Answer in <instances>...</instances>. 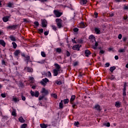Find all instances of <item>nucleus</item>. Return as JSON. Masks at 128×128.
<instances>
[{
  "instance_id": "64",
  "label": "nucleus",
  "mask_w": 128,
  "mask_h": 128,
  "mask_svg": "<svg viewBox=\"0 0 128 128\" xmlns=\"http://www.w3.org/2000/svg\"><path fill=\"white\" fill-rule=\"evenodd\" d=\"M114 58H115V60H118V56H114Z\"/></svg>"
},
{
  "instance_id": "5",
  "label": "nucleus",
  "mask_w": 128,
  "mask_h": 128,
  "mask_svg": "<svg viewBox=\"0 0 128 128\" xmlns=\"http://www.w3.org/2000/svg\"><path fill=\"white\" fill-rule=\"evenodd\" d=\"M16 28H18V25L15 24V25L9 26H7L6 28H7V30H16Z\"/></svg>"
},
{
  "instance_id": "29",
  "label": "nucleus",
  "mask_w": 128,
  "mask_h": 128,
  "mask_svg": "<svg viewBox=\"0 0 128 128\" xmlns=\"http://www.w3.org/2000/svg\"><path fill=\"white\" fill-rule=\"evenodd\" d=\"M12 100H14V102H20V99L18 98H16V97H14L12 98Z\"/></svg>"
},
{
  "instance_id": "1",
  "label": "nucleus",
  "mask_w": 128,
  "mask_h": 128,
  "mask_svg": "<svg viewBox=\"0 0 128 128\" xmlns=\"http://www.w3.org/2000/svg\"><path fill=\"white\" fill-rule=\"evenodd\" d=\"M89 40H91L90 42H95V44L94 45L92 46V48L94 50H96L98 46V42H96V38H94V36L91 35L89 36Z\"/></svg>"
},
{
  "instance_id": "42",
  "label": "nucleus",
  "mask_w": 128,
  "mask_h": 128,
  "mask_svg": "<svg viewBox=\"0 0 128 128\" xmlns=\"http://www.w3.org/2000/svg\"><path fill=\"white\" fill-rule=\"evenodd\" d=\"M56 84H58V86H60V84H62V82L59 80H56Z\"/></svg>"
},
{
  "instance_id": "53",
  "label": "nucleus",
  "mask_w": 128,
  "mask_h": 128,
  "mask_svg": "<svg viewBox=\"0 0 128 128\" xmlns=\"http://www.w3.org/2000/svg\"><path fill=\"white\" fill-rule=\"evenodd\" d=\"M1 96L2 98H6V93L2 94H1Z\"/></svg>"
},
{
  "instance_id": "57",
  "label": "nucleus",
  "mask_w": 128,
  "mask_h": 128,
  "mask_svg": "<svg viewBox=\"0 0 128 128\" xmlns=\"http://www.w3.org/2000/svg\"><path fill=\"white\" fill-rule=\"evenodd\" d=\"M110 66V63H106L105 64V68H108Z\"/></svg>"
},
{
  "instance_id": "36",
  "label": "nucleus",
  "mask_w": 128,
  "mask_h": 128,
  "mask_svg": "<svg viewBox=\"0 0 128 128\" xmlns=\"http://www.w3.org/2000/svg\"><path fill=\"white\" fill-rule=\"evenodd\" d=\"M51 96L52 98H58V95H56V94H51Z\"/></svg>"
},
{
  "instance_id": "54",
  "label": "nucleus",
  "mask_w": 128,
  "mask_h": 128,
  "mask_svg": "<svg viewBox=\"0 0 128 128\" xmlns=\"http://www.w3.org/2000/svg\"><path fill=\"white\" fill-rule=\"evenodd\" d=\"M47 74L48 76H52V73L50 72H48Z\"/></svg>"
},
{
  "instance_id": "20",
  "label": "nucleus",
  "mask_w": 128,
  "mask_h": 128,
  "mask_svg": "<svg viewBox=\"0 0 128 128\" xmlns=\"http://www.w3.org/2000/svg\"><path fill=\"white\" fill-rule=\"evenodd\" d=\"M94 30L96 34H100V30L98 28H95Z\"/></svg>"
},
{
  "instance_id": "28",
  "label": "nucleus",
  "mask_w": 128,
  "mask_h": 128,
  "mask_svg": "<svg viewBox=\"0 0 128 128\" xmlns=\"http://www.w3.org/2000/svg\"><path fill=\"white\" fill-rule=\"evenodd\" d=\"M103 126H106L107 128H110V122L104 123Z\"/></svg>"
},
{
  "instance_id": "16",
  "label": "nucleus",
  "mask_w": 128,
  "mask_h": 128,
  "mask_svg": "<svg viewBox=\"0 0 128 128\" xmlns=\"http://www.w3.org/2000/svg\"><path fill=\"white\" fill-rule=\"evenodd\" d=\"M78 27L80 28H86V25H84V22H81L78 24Z\"/></svg>"
},
{
  "instance_id": "52",
  "label": "nucleus",
  "mask_w": 128,
  "mask_h": 128,
  "mask_svg": "<svg viewBox=\"0 0 128 128\" xmlns=\"http://www.w3.org/2000/svg\"><path fill=\"white\" fill-rule=\"evenodd\" d=\"M122 34H120L118 36V38L119 40H122Z\"/></svg>"
},
{
  "instance_id": "24",
  "label": "nucleus",
  "mask_w": 128,
  "mask_h": 128,
  "mask_svg": "<svg viewBox=\"0 0 128 128\" xmlns=\"http://www.w3.org/2000/svg\"><path fill=\"white\" fill-rule=\"evenodd\" d=\"M7 6L8 8H14L13 3H12L10 2L8 4Z\"/></svg>"
},
{
  "instance_id": "4",
  "label": "nucleus",
  "mask_w": 128,
  "mask_h": 128,
  "mask_svg": "<svg viewBox=\"0 0 128 128\" xmlns=\"http://www.w3.org/2000/svg\"><path fill=\"white\" fill-rule=\"evenodd\" d=\"M30 92L32 96H36V98H38V96H40V92L38 90H36L35 92L31 90Z\"/></svg>"
},
{
  "instance_id": "39",
  "label": "nucleus",
  "mask_w": 128,
  "mask_h": 128,
  "mask_svg": "<svg viewBox=\"0 0 128 128\" xmlns=\"http://www.w3.org/2000/svg\"><path fill=\"white\" fill-rule=\"evenodd\" d=\"M38 64H42L46 62V60H42L41 61L38 62Z\"/></svg>"
},
{
  "instance_id": "21",
  "label": "nucleus",
  "mask_w": 128,
  "mask_h": 128,
  "mask_svg": "<svg viewBox=\"0 0 128 128\" xmlns=\"http://www.w3.org/2000/svg\"><path fill=\"white\" fill-rule=\"evenodd\" d=\"M9 38L10 40H12V42H16V37L14 36H10Z\"/></svg>"
},
{
  "instance_id": "25",
  "label": "nucleus",
  "mask_w": 128,
  "mask_h": 128,
  "mask_svg": "<svg viewBox=\"0 0 128 128\" xmlns=\"http://www.w3.org/2000/svg\"><path fill=\"white\" fill-rule=\"evenodd\" d=\"M88 2V0H80L81 4H86Z\"/></svg>"
},
{
  "instance_id": "63",
  "label": "nucleus",
  "mask_w": 128,
  "mask_h": 128,
  "mask_svg": "<svg viewBox=\"0 0 128 128\" xmlns=\"http://www.w3.org/2000/svg\"><path fill=\"white\" fill-rule=\"evenodd\" d=\"M2 64H6V61H4V60H2Z\"/></svg>"
},
{
  "instance_id": "48",
  "label": "nucleus",
  "mask_w": 128,
  "mask_h": 128,
  "mask_svg": "<svg viewBox=\"0 0 128 128\" xmlns=\"http://www.w3.org/2000/svg\"><path fill=\"white\" fill-rule=\"evenodd\" d=\"M34 24H35V26H40V24L38 23V22H34Z\"/></svg>"
},
{
  "instance_id": "9",
  "label": "nucleus",
  "mask_w": 128,
  "mask_h": 128,
  "mask_svg": "<svg viewBox=\"0 0 128 128\" xmlns=\"http://www.w3.org/2000/svg\"><path fill=\"white\" fill-rule=\"evenodd\" d=\"M72 48L74 50H80V45L76 44V45L74 46Z\"/></svg>"
},
{
  "instance_id": "11",
  "label": "nucleus",
  "mask_w": 128,
  "mask_h": 128,
  "mask_svg": "<svg viewBox=\"0 0 128 128\" xmlns=\"http://www.w3.org/2000/svg\"><path fill=\"white\" fill-rule=\"evenodd\" d=\"M84 54L86 56L88 57L92 53L90 52V50H85Z\"/></svg>"
},
{
  "instance_id": "62",
  "label": "nucleus",
  "mask_w": 128,
  "mask_h": 128,
  "mask_svg": "<svg viewBox=\"0 0 128 128\" xmlns=\"http://www.w3.org/2000/svg\"><path fill=\"white\" fill-rule=\"evenodd\" d=\"M100 54H104V50H100Z\"/></svg>"
},
{
  "instance_id": "10",
  "label": "nucleus",
  "mask_w": 128,
  "mask_h": 128,
  "mask_svg": "<svg viewBox=\"0 0 128 128\" xmlns=\"http://www.w3.org/2000/svg\"><path fill=\"white\" fill-rule=\"evenodd\" d=\"M8 20H10V16H4L2 18V20L4 22H8Z\"/></svg>"
},
{
  "instance_id": "2",
  "label": "nucleus",
  "mask_w": 128,
  "mask_h": 128,
  "mask_svg": "<svg viewBox=\"0 0 128 128\" xmlns=\"http://www.w3.org/2000/svg\"><path fill=\"white\" fill-rule=\"evenodd\" d=\"M56 22L58 28H62L64 27V26H62V19L56 18Z\"/></svg>"
},
{
  "instance_id": "51",
  "label": "nucleus",
  "mask_w": 128,
  "mask_h": 128,
  "mask_svg": "<svg viewBox=\"0 0 128 128\" xmlns=\"http://www.w3.org/2000/svg\"><path fill=\"white\" fill-rule=\"evenodd\" d=\"M73 30L74 32H78V28H74Z\"/></svg>"
},
{
  "instance_id": "13",
  "label": "nucleus",
  "mask_w": 128,
  "mask_h": 128,
  "mask_svg": "<svg viewBox=\"0 0 128 128\" xmlns=\"http://www.w3.org/2000/svg\"><path fill=\"white\" fill-rule=\"evenodd\" d=\"M120 106H122V102L118 101L116 102L115 106L116 108H120Z\"/></svg>"
},
{
  "instance_id": "49",
  "label": "nucleus",
  "mask_w": 128,
  "mask_h": 128,
  "mask_svg": "<svg viewBox=\"0 0 128 128\" xmlns=\"http://www.w3.org/2000/svg\"><path fill=\"white\" fill-rule=\"evenodd\" d=\"M74 126H78V124H80V122H76L74 123Z\"/></svg>"
},
{
  "instance_id": "6",
  "label": "nucleus",
  "mask_w": 128,
  "mask_h": 128,
  "mask_svg": "<svg viewBox=\"0 0 128 128\" xmlns=\"http://www.w3.org/2000/svg\"><path fill=\"white\" fill-rule=\"evenodd\" d=\"M42 28H46V26H48V22H46V20H42Z\"/></svg>"
},
{
  "instance_id": "30",
  "label": "nucleus",
  "mask_w": 128,
  "mask_h": 128,
  "mask_svg": "<svg viewBox=\"0 0 128 128\" xmlns=\"http://www.w3.org/2000/svg\"><path fill=\"white\" fill-rule=\"evenodd\" d=\"M123 92H126V82L124 83V88L122 89Z\"/></svg>"
},
{
  "instance_id": "14",
  "label": "nucleus",
  "mask_w": 128,
  "mask_h": 128,
  "mask_svg": "<svg viewBox=\"0 0 128 128\" xmlns=\"http://www.w3.org/2000/svg\"><path fill=\"white\" fill-rule=\"evenodd\" d=\"M20 54V50H15V52H14V55L15 56H18V54Z\"/></svg>"
},
{
  "instance_id": "32",
  "label": "nucleus",
  "mask_w": 128,
  "mask_h": 128,
  "mask_svg": "<svg viewBox=\"0 0 128 128\" xmlns=\"http://www.w3.org/2000/svg\"><path fill=\"white\" fill-rule=\"evenodd\" d=\"M114 70H116V66H114L110 67V72H114Z\"/></svg>"
},
{
  "instance_id": "59",
  "label": "nucleus",
  "mask_w": 128,
  "mask_h": 128,
  "mask_svg": "<svg viewBox=\"0 0 128 128\" xmlns=\"http://www.w3.org/2000/svg\"><path fill=\"white\" fill-rule=\"evenodd\" d=\"M94 14L95 16V18H98V12H95L94 13Z\"/></svg>"
},
{
  "instance_id": "47",
  "label": "nucleus",
  "mask_w": 128,
  "mask_h": 128,
  "mask_svg": "<svg viewBox=\"0 0 128 128\" xmlns=\"http://www.w3.org/2000/svg\"><path fill=\"white\" fill-rule=\"evenodd\" d=\"M71 104H72V106L74 108H78V106H76V104H72V102H71Z\"/></svg>"
},
{
  "instance_id": "35",
  "label": "nucleus",
  "mask_w": 128,
  "mask_h": 128,
  "mask_svg": "<svg viewBox=\"0 0 128 128\" xmlns=\"http://www.w3.org/2000/svg\"><path fill=\"white\" fill-rule=\"evenodd\" d=\"M28 126V124H24L21 125L20 128H26Z\"/></svg>"
},
{
  "instance_id": "34",
  "label": "nucleus",
  "mask_w": 128,
  "mask_h": 128,
  "mask_svg": "<svg viewBox=\"0 0 128 128\" xmlns=\"http://www.w3.org/2000/svg\"><path fill=\"white\" fill-rule=\"evenodd\" d=\"M75 98H76V96H72V97H71V98L70 100V102H72L74 100Z\"/></svg>"
},
{
  "instance_id": "22",
  "label": "nucleus",
  "mask_w": 128,
  "mask_h": 128,
  "mask_svg": "<svg viewBox=\"0 0 128 128\" xmlns=\"http://www.w3.org/2000/svg\"><path fill=\"white\" fill-rule=\"evenodd\" d=\"M18 120L22 124H24V122H26V120H24V118L22 117H20L18 118Z\"/></svg>"
},
{
  "instance_id": "43",
  "label": "nucleus",
  "mask_w": 128,
  "mask_h": 128,
  "mask_svg": "<svg viewBox=\"0 0 128 128\" xmlns=\"http://www.w3.org/2000/svg\"><path fill=\"white\" fill-rule=\"evenodd\" d=\"M30 80H31L30 82L31 84H34V80L33 77H30Z\"/></svg>"
},
{
  "instance_id": "19",
  "label": "nucleus",
  "mask_w": 128,
  "mask_h": 128,
  "mask_svg": "<svg viewBox=\"0 0 128 128\" xmlns=\"http://www.w3.org/2000/svg\"><path fill=\"white\" fill-rule=\"evenodd\" d=\"M0 44L4 48L6 46V42L4 40H0Z\"/></svg>"
},
{
  "instance_id": "56",
  "label": "nucleus",
  "mask_w": 128,
  "mask_h": 128,
  "mask_svg": "<svg viewBox=\"0 0 128 128\" xmlns=\"http://www.w3.org/2000/svg\"><path fill=\"white\" fill-rule=\"evenodd\" d=\"M44 96H40L39 97V100H44Z\"/></svg>"
},
{
  "instance_id": "41",
  "label": "nucleus",
  "mask_w": 128,
  "mask_h": 128,
  "mask_svg": "<svg viewBox=\"0 0 128 128\" xmlns=\"http://www.w3.org/2000/svg\"><path fill=\"white\" fill-rule=\"evenodd\" d=\"M51 28H52V30H54V31L56 30L58 28H56V26L54 25H52L51 26Z\"/></svg>"
},
{
  "instance_id": "3",
  "label": "nucleus",
  "mask_w": 128,
  "mask_h": 128,
  "mask_svg": "<svg viewBox=\"0 0 128 128\" xmlns=\"http://www.w3.org/2000/svg\"><path fill=\"white\" fill-rule=\"evenodd\" d=\"M48 82H50V80H48V79L47 78H43L42 80L40 82V84H42L43 86H46Z\"/></svg>"
},
{
  "instance_id": "12",
  "label": "nucleus",
  "mask_w": 128,
  "mask_h": 128,
  "mask_svg": "<svg viewBox=\"0 0 128 128\" xmlns=\"http://www.w3.org/2000/svg\"><path fill=\"white\" fill-rule=\"evenodd\" d=\"M42 94H44L46 96L48 94V91L45 89V88H42V91L41 92Z\"/></svg>"
},
{
  "instance_id": "33",
  "label": "nucleus",
  "mask_w": 128,
  "mask_h": 128,
  "mask_svg": "<svg viewBox=\"0 0 128 128\" xmlns=\"http://www.w3.org/2000/svg\"><path fill=\"white\" fill-rule=\"evenodd\" d=\"M12 44L14 48H16L18 47V45L16 44V42H12Z\"/></svg>"
},
{
  "instance_id": "27",
  "label": "nucleus",
  "mask_w": 128,
  "mask_h": 128,
  "mask_svg": "<svg viewBox=\"0 0 128 128\" xmlns=\"http://www.w3.org/2000/svg\"><path fill=\"white\" fill-rule=\"evenodd\" d=\"M56 50L58 54H60V52H62V48H56Z\"/></svg>"
},
{
  "instance_id": "18",
  "label": "nucleus",
  "mask_w": 128,
  "mask_h": 128,
  "mask_svg": "<svg viewBox=\"0 0 128 128\" xmlns=\"http://www.w3.org/2000/svg\"><path fill=\"white\" fill-rule=\"evenodd\" d=\"M12 115L13 116H14V118H16V109H13V110L12 112Z\"/></svg>"
},
{
  "instance_id": "60",
  "label": "nucleus",
  "mask_w": 128,
  "mask_h": 128,
  "mask_svg": "<svg viewBox=\"0 0 128 128\" xmlns=\"http://www.w3.org/2000/svg\"><path fill=\"white\" fill-rule=\"evenodd\" d=\"M44 36H48V31H46L44 32Z\"/></svg>"
},
{
  "instance_id": "17",
  "label": "nucleus",
  "mask_w": 128,
  "mask_h": 128,
  "mask_svg": "<svg viewBox=\"0 0 128 128\" xmlns=\"http://www.w3.org/2000/svg\"><path fill=\"white\" fill-rule=\"evenodd\" d=\"M25 58H26V60H26L27 64H28V62H32V61H30V56H26V57H25Z\"/></svg>"
},
{
  "instance_id": "7",
  "label": "nucleus",
  "mask_w": 128,
  "mask_h": 128,
  "mask_svg": "<svg viewBox=\"0 0 128 128\" xmlns=\"http://www.w3.org/2000/svg\"><path fill=\"white\" fill-rule=\"evenodd\" d=\"M54 14L56 16V18H60L62 16V13L56 10H54Z\"/></svg>"
},
{
  "instance_id": "8",
  "label": "nucleus",
  "mask_w": 128,
  "mask_h": 128,
  "mask_svg": "<svg viewBox=\"0 0 128 128\" xmlns=\"http://www.w3.org/2000/svg\"><path fill=\"white\" fill-rule=\"evenodd\" d=\"M24 70H26L28 72H32V68L30 67H26L24 68Z\"/></svg>"
},
{
  "instance_id": "40",
  "label": "nucleus",
  "mask_w": 128,
  "mask_h": 128,
  "mask_svg": "<svg viewBox=\"0 0 128 128\" xmlns=\"http://www.w3.org/2000/svg\"><path fill=\"white\" fill-rule=\"evenodd\" d=\"M69 102H70V100H68V99H65L64 100V104H68Z\"/></svg>"
},
{
  "instance_id": "61",
  "label": "nucleus",
  "mask_w": 128,
  "mask_h": 128,
  "mask_svg": "<svg viewBox=\"0 0 128 128\" xmlns=\"http://www.w3.org/2000/svg\"><path fill=\"white\" fill-rule=\"evenodd\" d=\"M22 100H26V96H22Z\"/></svg>"
},
{
  "instance_id": "26",
  "label": "nucleus",
  "mask_w": 128,
  "mask_h": 128,
  "mask_svg": "<svg viewBox=\"0 0 128 128\" xmlns=\"http://www.w3.org/2000/svg\"><path fill=\"white\" fill-rule=\"evenodd\" d=\"M40 126L42 128H48V124H40Z\"/></svg>"
},
{
  "instance_id": "37",
  "label": "nucleus",
  "mask_w": 128,
  "mask_h": 128,
  "mask_svg": "<svg viewBox=\"0 0 128 128\" xmlns=\"http://www.w3.org/2000/svg\"><path fill=\"white\" fill-rule=\"evenodd\" d=\"M63 104H62V100L60 101V102L59 104V107L60 108H63Z\"/></svg>"
},
{
  "instance_id": "23",
  "label": "nucleus",
  "mask_w": 128,
  "mask_h": 128,
  "mask_svg": "<svg viewBox=\"0 0 128 128\" xmlns=\"http://www.w3.org/2000/svg\"><path fill=\"white\" fill-rule=\"evenodd\" d=\"M55 66L56 67V68L55 70H60V66L58 65V64H55Z\"/></svg>"
},
{
  "instance_id": "15",
  "label": "nucleus",
  "mask_w": 128,
  "mask_h": 128,
  "mask_svg": "<svg viewBox=\"0 0 128 128\" xmlns=\"http://www.w3.org/2000/svg\"><path fill=\"white\" fill-rule=\"evenodd\" d=\"M53 72H54V76H58V72H60V70L54 69Z\"/></svg>"
},
{
  "instance_id": "55",
  "label": "nucleus",
  "mask_w": 128,
  "mask_h": 128,
  "mask_svg": "<svg viewBox=\"0 0 128 128\" xmlns=\"http://www.w3.org/2000/svg\"><path fill=\"white\" fill-rule=\"evenodd\" d=\"M78 44H82V39L78 40Z\"/></svg>"
},
{
  "instance_id": "38",
  "label": "nucleus",
  "mask_w": 128,
  "mask_h": 128,
  "mask_svg": "<svg viewBox=\"0 0 128 128\" xmlns=\"http://www.w3.org/2000/svg\"><path fill=\"white\" fill-rule=\"evenodd\" d=\"M41 56H42V58H46V52H41Z\"/></svg>"
},
{
  "instance_id": "44",
  "label": "nucleus",
  "mask_w": 128,
  "mask_h": 128,
  "mask_svg": "<svg viewBox=\"0 0 128 128\" xmlns=\"http://www.w3.org/2000/svg\"><path fill=\"white\" fill-rule=\"evenodd\" d=\"M126 52L125 49H120L118 50V52Z\"/></svg>"
},
{
  "instance_id": "58",
  "label": "nucleus",
  "mask_w": 128,
  "mask_h": 128,
  "mask_svg": "<svg viewBox=\"0 0 128 128\" xmlns=\"http://www.w3.org/2000/svg\"><path fill=\"white\" fill-rule=\"evenodd\" d=\"M72 42L73 44H76V38H74L73 39H72Z\"/></svg>"
},
{
  "instance_id": "46",
  "label": "nucleus",
  "mask_w": 128,
  "mask_h": 128,
  "mask_svg": "<svg viewBox=\"0 0 128 128\" xmlns=\"http://www.w3.org/2000/svg\"><path fill=\"white\" fill-rule=\"evenodd\" d=\"M66 56H70V53L68 52V51H66Z\"/></svg>"
},
{
  "instance_id": "45",
  "label": "nucleus",
  "mask_w": 128,
  "mask_h": 128,
  "mask_svg": "<svg viewBox=\"0 0 128 128\" xmlns=\"http://www.w3.org/2000/svg\"><path fill=\"white\" fill-rule=\"evenodd\" d=\"M38 32L39 34H42V32H44V29L42 28H40V29H38Z\"/></svg>"
},
{
  "instance_id": "50",
  "label": "nucleus",
  "mask_w": 128,
  "mask_h": 128,
  "mask_svg": "<svg viewBox=\"0 0 128 128\" xmlns=\"http://www.w3.org/2000/svg\"><path fill=\"white\" fill-rule=\"evenodd\" d=\"M114 78H116L114 77V75H112V76L110 77V80H114Z\"/></svg>"
},
{
  "instance_id": "31",
  "label": "nucleus",
  "mask_w": 128,
  "mask_h": 128,
  "mask_svg": "<svg viewBox=\"0 0 128 128\" xmlns=\"http://www.w3.org/2000/svg\"><path fill=\"white\" fill-rule=\"evenodd\" d=\"M94 108L97 110H100V106L99 105H96Z\"/></svg>"
}]
</instances>
